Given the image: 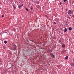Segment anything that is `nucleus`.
<instances>
[{"label": "nucleus", "instance_id": "1", "mask_svg": "<svg viewBox=\"0 0 74 74\" xmlns=\"http://www.w3.org/2000/svg\"><path fill=\"white\" fill-rule=\"evenodd\" d=\"M12 51H15V50L16 49V46L14 45H13V47L12 48Z\"/></svg>", "mask_w": 74, "mask_h": 74}, {"label": "nucleus", "instance_id": "2", "mask_svg": "<svg viewBox=\"0 0 74 74\" xmlns=\"http://www.w3.org/2000/svg\"><path fill=\"white\" fill-rule=\"evenodd\" d=\"M73 12L72 10H69L68 12V14H69V15H71V14H73Z\"/></svg>", "mask_w": 74, "mask_h": 74}, {"label": "nucleus", "instance_id": "3", "mask_svg": "<svg viewBox=\"0 0 74 74\" xmlns=\"http://www.w3.org/2000/svg\"><path fill=\"white\" fill-rule=\"evenodd\" d=\"M23 4L21 5H19L18 6V8H21V7H23Z\"/></svg>", "mask_w": 74, "mask_h": 74}, {"label": "nucleus", "instance_id": "4", "mask_svg": "<svg viewBox=\"0 0 74 74\" xmlns=\"http://www.w3.org/2000/svg\"><path fill=\"white\" fill-rule=\"evenodd\" d=\"M67 29H66V28H65L64 29V32H67Z\"/></svg>", "mask_w": 74, "mask_h": 74}, {"label": "nucleus", "instance_id": "5", "mask_svg": "<svg viewBox=\"0 0 74 74\" xmlns=\"http://www.w3.org/2000/svg\"><path fill=\"white\" fill-rule=\"evenodd\" d=\"M62 48H64L65 47V45L63 44L62 45Z\"/></svg>", "mask_w": 74, "mask_h": 74}, {"label": "nucleus", "instance_id": "6", "mask_svg": "<svg viewBox=\"0 0 74 74\" xmlns=\"http://www.w3.org/2000/svg\"><path fill=\"white\" fill-rule=\"evenodd\" d=\"M68 58H69V57H68V56H66L65 57V59L66 60H67V59H68Z\"/></svg>", "mask_w": 74, "mask_h": 74}, {"label": "nucleus", "instance_id": "7", "mask_svg": "<svg viewBox=\"0 0 74 74\" xmlns=\"http://www.w3.org/2000/svg\"><path fill=\"white\" fill-rule=\"evenodd\" d=\"M51 57L53 58H54V57H55V55H54L53 54L51 55Z\"/></svg>", "mask_w": 74, "mask_h": 74}, {"label": "nucleus", "instance_id": "8", "mask_svg": "<svg viewBox=\"0 0 74 74\" xmlns=\"http://www.w3.org/2000/svg\"><path fill=\"white\" fill-rule=\"evenodd\" d=\"M69 30H71L72 29V28L71 27H69Z\"/></svg>", "mask_w": 74, "mask_h": 74}, {"label": "nucleus", "instance_id": "9", "mask_svg": "<svg viewBox=\"0 0 74 74\" xmlns=\"http://www.w3.org/2000/svg\"><path fill=\"white\" fill-rule=\"evenodd\" d=\"M71 66H74V63H73L71 64Z\"/></svg>", "mask_w": 74, "mask_h": 74}, {"label": "nucleus", "instance_id": "10", "mask_svg": "<svg viewBox=\"0 0 74 74\" xmlns=\"http://www.w3.org/2000/svg\"><path fill=\"white\" fill-rule=\"evenodd\" d=\"M13 7L14 10H15L16 9V7L15 5H13Z\"/></svg>", "mask_w": 74, "mask_h": 74}, {"label": "nucleus", "instance_id": "11", "mask_svg": "<svg viewBox=\"0 0 74 74\" xmlns=\"http://www.w3.org/2000/svg\"><path fill=\"white\" fill-rule=\"evenodd\" d=\"M25 8V10L27 11H29V10L28 9H27L26 8Z\"/></svg>", "mask_w": 74, "mask_h": 74}, {"label": "nucleus", "instance_id": "12", "mask_svg": "<svg viewBox=\"0 0 74 74\" xmlns=\"http://www.w3.org/2000/svg\"><path fill=\"white\" fill-rule=\"evenodd\" d=\"M4 44H6L7 43V42L6 41H5L4 42Z\"/></svg>", "mask_w": 74, "mask_h": 74}, {"label": "nucleus", "instance_id": "13", "mask_svg": "<svg viewBox=\"0 0 74 74\" xmlns=\"http://www.w3.org/2000/svg\"><path fill=\"white\" fill-rule=\"evenodd\" d=\"M65 52H66V50H63V51H62L63 53H64Z\"/></svg>", "mask_w": 74, "mask_h": 74}, {"label": "nucleus", "instance_id": "14", "mask_svg": "<svg viewBox=\"0 0 74 74\" xmlns=\"http://www.w3.org/2000/svg\"><path fill=\"white\" fill-rule=\"evenodd\" d=\"M52 51L50 50L49 51V52H52Z\"/></svg>", "mask_w": 74, "mask_h": 74}, {"label": "nucleus", "instance_id": "15", "mask_svg": "<svg viewBox=\"0 0 74 74\" xmlns=\"http://www.w3.org/2000/svg\"><path fill=\"white\" fill-rule=\"evenodd\" d=\"M66 1H67V0H63L64 2H65Z\"/></svg>", "mask_w": 74, "mask_h": 74}, {"label": "nucleus", "instance_id": "16", "mask_svg": "<svg viewBox=\"0 0 74 74\" xmlns=\"http://www.w3.org/2000/svg\"><path fill=\"white\" fill-rule=\"evenodd\" d=\"M53 23H54V25H55V24H56V22H55Z\"/></svg>", "mask_w": 74, "mask_h": 74}, {"label": "nucleus", "instance_id": "17", "mask_svg": "<svg viewBox=\"0 0 74 74\" xmlns=\"http://www.w3.org/2000/svg\"><path fill=\"white\" fill-rule=\"evenodd\" d=\"M60 5H61V4H62V2H60Z\"/></svg>", "mask_w": 74, "mask_h": 74}, {"label": "nucleus", "instance_id": "18", "mask_svg": "<svg viewBox=\"0 0 74 74\" xmlns=\"http://www.w3.org/2000/svg\"><path fill=\"white\" fill-rule=\"evenodd\" d=\"M60 42H61V40H60L59 41V42L60 43Z\"/></svg>", "mask_w": 74, "mask_h": 74}, {"label": "nucleus", "instance_id": "19", "mask_svg": "<svg viewBox=\"0 0 74 74\" xmlns=\"http://www.w3.org/2000/svg\"><path fill=\"white\" fill-rule=\"evenodd\" d=\"M30 9L32 10H33V8H31Z\"/></svg>", "mask_w": 74, "mask_h": 74}, {"label": "nucleus", "instance_id": "20", "mask_svg": "<svg viewBox=\"0 0 74 74\" xmlns=\"http://www.w3.org/2000/svg\"><path fill=\"white\" fill-rule=\"evenodd\" d=\"M4 15H3L2 16V18H3V17H4Z\"/></svg>", "mask_w": 74, "mask_h": 74}, {"label": "nucleus", "instance_id": "21", "mask_svg": "<svg viewBox=\"0 0 74 74\" xmlns=\"http://www.w3.org/2000/svg\"><path fill=\"white\" fill-rule=\"evenodd\" d=\"M39 2H38V3H37V4H39Z\"/></svg>", "mask_w": 74, "mask_h": 74}, {"label": "nucleus", "instance_id": "22", "mask_svg": "<svg viewBox=\"0 0 74 74\" xmlns=\"http://www.w3.org/2000/svg\"><path fill=\"white\" fill-rule=\"evenodd\" d=\"M74 10V9H72V10Z\"/></svg>", "mask_w": 74, "mask_h": 74}, {"label": "nucleus", "instance_id": "23", "mask_svg": "<svg viewBox=\"0 0 74 74\" xmlns=\"http://www.w3.org/2000/svg\"><path fill=\"white\" fill-rule=\"evenodd\" d=\"M73 17H74V16H72Z\"/></svg>", "mask_w": 74, "mask_h": 74}]
</instances>
